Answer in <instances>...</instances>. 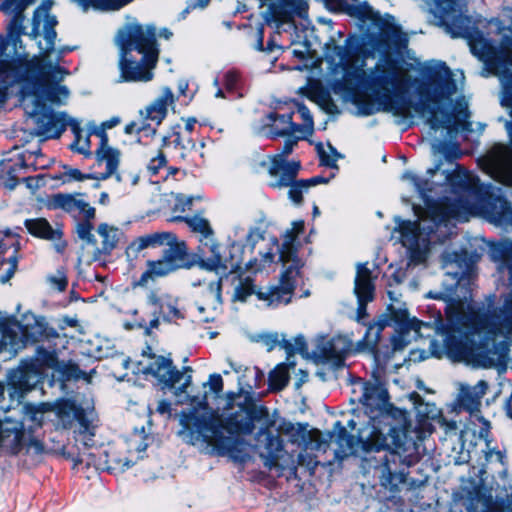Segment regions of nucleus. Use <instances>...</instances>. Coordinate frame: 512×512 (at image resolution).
Returning a JSON list of instances; mask_svg holds the SVG:
<instances>
[{
	"mask_svg": "<svg viewBox=\"0 0 512 512\" xmlns=\"http://www.w3.org/2000/svg\"><path fill=\"white\" fill-rule=\"evenodd\" d=\"M166 163L165 156L162 152H159L158 155L151 159L148 170L151 174L155 175L159 172L161 168H164Z\"/></svg>",
	"mask_w": 512,
	"mask_h": 512,
	"instance_id": "6e6d98bb",
	"label": "nucleus"
},
{
	"mask_svg": "<svg viewBox=\"0 0 512 512\" xmlns=\"http://www.w3.org/2000/svg\"><path fill=\"white\" fill-rule=\"evenodd\" d=\"M417 417L419 422L420 435L431 434L435 425H439L445 430V433L455 431L457 425L455 421L446 420L441 413V410L432 403H420L417 407Z\"/></svg>",
	"mask_w": 512,
	"mask_h": 512,
	"instance_id": "6ab92c4d",
	"label": "nucleus"
},
{
	"mask_svg": "<svg viewBox=\"0 0 512 512\" xmlns=\"http://www.w3.org/2000/svg\"><path fill=\"white\" fill-rule=\"evenodd\" d=\"M292 352L305 353L307 352L306 341L303 336H297L293 339V342H289L286 346Z\"/></svg>",
	"mask_w": 512,
	"mask_h": 512,
	"instance_id": "4d7b16f0",
	"label": "nucleus"
},
{
	"mask_svg": "<svg viewBox=\"0 0 512 512\" xmlns=\"http://www.w3.org/2000/svg\"><path fill=\"white\" fill-rule=\"evenodd\" d=\"M331 9L354 15L357 7V0H327Z\"/></svg>",
	"mask_w": 512,
	"mask_h": 512,
	"instance_id": "49530a36",
	"label": "nucleus"
},
{
	"mask_svg": "<svg viewBox=\"0 0 512 512\" xmlns=\"http://www.w3.org/2000/svg\"><path fill=\"white\" fill-rule=\"evenodd\" d=\"M298 114L303 119V125L302 128L299 126H296L300 131L297 133H300L302 135H309L311 134L313 130V119L309 112V110L305 106H299L298 107Z\"/></svg>",
	"mask_w": 512,
	"mask_h": 512,
	"instance_id": "09e8293b",
	"label": "nucleus"
},
{
	"mask_svg": "<svg viewBox=\"0 0 512 512\" xmlns=\"http://www.w3.org/2000/svg\"><path fill=\"white\" fill-rule=\"evenodd\" d=\"M282 448H283V444H282V440L280 439V437L271 436L268 438L267 450H268V453H269L270 457L272 458V460L270 461V463H267V465L270 468L277 464V460H278L277 454L282 450Z\"/></svg>",
	"mask_w": 512,
	"mask_h": 512,
	"instance_id": "a18cd8bd",
	"label": "nucleus"
},
{
	"mask_svg": "<svg viewBox=\"0 0 512 512\" xmlns=\"http://www.w3.org/2000/svg\"><path fill=\"white\" fill-rule=\"evenodd\" d=\"M175 96L172 90L164 87L161 94L148 106L140 111V117L144 121H150L155 126H159L166 118L168 109L175 104Z\"/></svg>",
	"mask_w": 512,
	"mask_h": 512,
	"instance_id": "4be33fe9",
	"label": "nucleus"
},
{
	"mask_svg": "<svg viewBox=\"0 0 512 512\" xmlns=\"http://www.w3.org/2000/svg\"><path fill=\"white\" fill-rule=\"evenodd\" d=\"M411 179L413 180L414 182V185L416 187V189L419 191V193L425 197L426 196V192L427 191H431L432 188L431 187H428V182L427 181H424V180H418L416 179L415 177H411Z\"/></svg>",
	"mask_w": 512,
	"mask_h": 512,
	"instance_id": "052dcab7",
	"label": "nucleus"
},
{
	"mask_svg": "<svg viewBox=\"0 0 512 512\" xmlns=\"http://www.w3.org/2000/svg\"><path fill=\"white\" fill-rule=\"evenodd\" d=\"M470 47L473 54L496 71L501 78L503 88L507 93L512 94V74H507L508 66L512 65L511 47L509 45L495 47L483 37L472 39ZM507 130L512 146V123L507 124ZM485 170L500 183L512 186V147L496 145L487 156Z\"/></svg>",
	"mask_w": 512,
	"mask_h": 512,
	"instance_id": "f03ea898",
	"label": "nucleus"
},
{
	"mask_svg": "<svg viewBox=\"0 0 512 512\" xmlns=\"http://www.w3.org/2000/svg\"><path fill=\"white\" fill-rule=\"evenodd\" d=\"M430 10L452 37L467 36L470 19L463 14V0H428Z\"/></svg>",
	"mask_w": 512,
	"mask_h": 512,
	"instance_id": "9b49d317",
	"label": "nucleus"
},
{
	"mask_svg": "<svg viewBox=\"0 0 512 512\" xmlns=\"http://www.w3.org/2000/svg\"><path fill=\"white\" fill-rule=\"evenodd\" d=\"M156 411L161 415L169 416L171 414V405L169 402L161 400L157 404Z\"/></svg>",
	"mask_w": 512,
	"mask_h": 512,
	"instance_id": "680f3d73",
	"label": "nucleus"
},
{
	"mask_svg": "<svg viewBox=\"0 0 512 512\" xmlns=\"http://www.w3.org/2000/svg\"><path fill=\"white\" fill-rule=\"evenodd\" d=\"M34 118L36 133L45 138H59L70 124L65 113H54L41 107L37 115H30Z\"/></svg>",
	"mask_w": 512,
	"mask_h": 512,
	"instance_id": "a211bd4d",
	"label": "nucleus"
},
{
	"mask_svg": "<svg viewBox=\"0 0 512 512\" xmlns=\"http://www.w3.org/2000/svg\"><path fill=\"white\" fill-rule=\"evenodd\" d=\"M317 149L321 163L329 167H334L340 157L338 152L331 145H327L326 147L319 145Z\"/></svg>",
	"mask_w": 512,
	"mask_h": 512,
	"instance_id": "37998d69",
	"label": "nucleus"
},
{
	"mask_svg": "<svg viewBox=\"0 0 512 512\" xmlns=\"http://www.w3.org/2000/svg\"><path fill=\"white\" fill-rule=\"evenodd\" d=\"M51 411L49 404H43L40 407L30 411L27 415L28 419L35 423V426L39 427L45 421V414Z\"/></svg>",
	"mask_w": 512,
	"mask_h": 512,
	"instance_id": "864d4df0",
	"label": "nucleus"
},
{
	"mask_svg": "<svg viewBox=\"0 0 512 512\" xmlns=\"http://www.w3.org/2000/svg\"><path fill=\"white\" fill-rule=\"evenodd\" d=\"M96 135L100 138V146L96 150L97 164L99 166L105 165L106 167L104 173L96 175V180H105L117 171L120 163V152L108 144L106 132L97 131Z\"/></svg>",
	"mask_w": 512,
	"mask_h": 512,
	"instance_id": "5701e85b",
	"label": "nucleus"
},
{
	"mask_svg": "<svg viewBox=\"0 0 512 512\" xmlns=\"http://www.w3.org/2000/svg\"><path fill=\"white\" fill-rule=\"evenodd\" d=\"M488 385L484 380H480L473 387H462L460 393V406L471 415L479 412L481 399L486 394Z\"/></svg>",
	"mask_w": 512,
	"mask_h": 512,
	"instance_id": "c85d7f7f",
	"label": "nucleus"
},
{
	"mask_svg": "<svg viewBox=\"0 0 512 512\" xmlns=\"http://www.w3.org/2000/svg\"><path fill=\"white\" fill-rule=\"evenodd\" d=\"M220 288V283L210 285L208 297L211 299V305L209 306L208 314L201 318L202 321L209 322L214 320L216 316L217 307L220 305L221 302Z\"/></svg>",
	"mask_w": 512,
	"mask_h": 512,
	"instance_id": "58836bf2",
	"label": "nucleus"
},
{
	"mask_svg": "<svg viewBox=\"0 0 512 512\" xmlns=\"http://www.w3.org/2000/svg\"><path fill=\"white\" fill-rule=\"evenodd\" d=\"M262 338L265 341V343L270 347H272L278 341L277 335L273 334L265 335Z\"/></svg>",
	"mask_w": 512,
	"mask_h": 512,
	"instance_id": "338daca9",
	"label": "nucleus"
},
{
	"mask_svg": "<svg viewBox=\"0 0 512 512\" xmlns=\"http://www.w3.org/2000/svg\"><path fill=\"white\" fill-rule=\"evenodd\" d=\"M255 129L271 137L288 133L296 134L300 131L292 124L291 113L283 111L282 107L267 112L264 118L255 126Z\"/></svg>",
	"mask_w": 512,
	"mask_h": 512,
	"instance_id": "2eb2a0df",
	"label": "nucleus"
},
{
	"mask_svg": "<svg viewBox=\"0 0 512 512\" xmlns=\"http://www.w3.org/2000/svg\"><path fill=\"white\" fill-rule=\"evenodd\" d=\"M90 221L91 220H87L85 218H83L82 221H79L76 225V233L85 243L96 246L97 241L93 237V225Z\"/></svg>",
	"mask_w": 512,
	"mask_h": 512,
	"instance_id": "a19ab883",
	"label": "nucleus"
},
{
	"mask_svg": "<svg viewBox=\"0 0 512 512\" xmlns=\"http://www.w3.org/2000/svg\"><path fill=\"white\" fill-rule=\"evenodd\" d=\"M19 242L16 237L6 235L0 241V281H8L17 268Z\"/></svg>",
	"mask_w": 512,
	"mask_h": 512,
	"instance_id": "b1692460",
	"label": "nucleus"
},
{
	"mask_svg": "<svg viewBox=\"0 0 512 512\" xmlns=\"http://www.w3.org/2000/svg\"><path fill=\"white\" fill-rule=\"evenodd\" d=\"M56 23L57 21L55 17L50 15H45L44 19L37 20L38 27H43L45 31V39L47 43L51 45L54 43V39L56 38V32L53 30Z\"/></svg>",
	"mask_w": 512,
	"mask_h": 512,
	"instance_id": "c03bdc74",
	"label": "nucleus"
},
{
	"mask_svg": "<svg viewBox=\"0 0 512 512\" xmlns=\"http://www.w3.org/2000/svg\"><path fill=\"white\" fill-rule=\"evenodd\" d=\"M116 43L121 50L120 80L149 82L158 62L159 50L155 41V28L133 24L119 31Z\"/></svg>",
	"mask_w": 512,
	"mask_h": 512,
	"instance_id": "7ed1b4c3",
	"label": "nucleus"
},
{
	"mask_svg": "<svg viewBox=\"0 0 512 512\" xmlns=\"http://www.w3.org/2000/svg\"><path fill=\"white\" fill-rule=\"evenodd\" d=\"M180 244H185L182 241H178L175 234L171 232L161 231L153 232L139 236L133 242V245L137 250H144L148 248H158L162 246H168V249L176 248Z\"/></svg>",
	"mask_w": 512,
	"mask_h": 512,
	"instance_id": "cd10ccee",
	"label": "nucleus"
},
{
	"mask_svg": "<svg viewBox=\"0 0 512 512\" xmlns=\"http://www.w3.org/2000/svg\"><path fill=\"white\" fill-rule=\"evenodd\" d=\"M51 411H55L58 419L65 428L71 427L75 421L79 422L82 429L80 430V434L84 437L86 436L88 427L84 421L83 411L73 401H58L53 407L51 406Z\"/></svg>",
	"mask_w": 512,
	"mask_h": 512,
	"instance_id": "a878e982",
	"label": "nucleus"
},
{
	"mask_svg": "<svg viewBox=\"0 0 512 512\" xmlns=\"http://www.w3.org/2000/svg\"><path fill=\"white\" fill-rule=\"evenodd\" d=\"M295 144V141H287L283 152L271 157L269 174L273 178L270 182L271 187H289V198L295 204H300L302 202L303 192L307 191L311 186L321 183L323 180L320 177H313L309 180H295L300 169V164L295 161L288 162L285 159V157L292 152Z\"/></svg>",
	"mask_w": 512,
	"mask_h": 512,
	"instance_id": "0eeeda50",
	"label": "nucleus"
},
{
	"mask_svg": "<svg viewBox=\"0 0 512 512\" xmlns=\"http://www.w3.org/2000/svg\"><path fill=\"white\" fill-rule=\"evenodd\" d=\"M456 91L455 84L452 81H445L437 84L428 90V101L431 103H420L413 107L415 112L425 118L432 128H437V119L434 110L430 108L431 104L436 105L443 100L448 99Z\"/></svg>",
	"mask_w": 512,
	"mask_h": 512,
	"instance_id": "aec40b11",
	"label": "nucleus"
},
{
	"mask_svg": "<svg viewBox=\"0 0 512 512\" xmlns=\"http://www.w3.org/2000/svg\"><path fill=\"white\" fill-rule=\"evenodd\" d=\"M386 446H389L387 439L382 437V433L378 431H374L371 437L367 439V442L364 444V447L367 450H380Z\"/></svg>",
	"mask_w": 512,
	"mask_h": 512,
	"instance_id": "3c124183",
	"label": "nucleus"
},
{
	"mask_svg": "<svg viewBox=\"0 0 512 512\" xmlns=\"http://www.w3.org/2000/svg\"><path fill=\"white\" fill-rule=\"evenodd\" d=\"M77 2L84 10H87L90 7L95 9L109 11V10H119L132 0H74Z\"/></svg>",
	"mask_w": 512,
	"mask_h": 512,
	"instance_id": "72a5a7b5",
	"label": "nucleus"
},
{
	"mask_svg": "<svg viewBox=\"0 0 512 512\" xmlns=\"http://www.w3.org/2000/svg\"><path fill=\"white\" fill-rule=\"evenodd\" d=\"M328 57L331 58V62L335 65L333 68L335 73L341 70L343 77L348 80L361 77L362 70L354 67L353 57L350 56L346 48L336 47L333 54Z\"/></svg>",
	"mask_w": 512,
	"mask_h": 512,
	"instance_id": "c756f323",
	"label": "nucleus"
},
{
	"mask_svg": "<svg viewBox=\"0 0 512 512\" xmlns=\"http://www.w3.org/2000/svg\"><path fill=\"white\" fill-rule=\"evenodd\" d=\"M49 206L54 209H62L74 216H81L87 220L95 218L96 210L80 195L58 193L50 198Z\"/></svg>",
	"mask_w": 512,
	"mask_h": 512,
	"instance_id": "412c9836",
	"label": "nucleus"
},
{
	"mask_svg": "<svg viewBox=\"0 0 512 512\" xmlns=\"http://www.w3.org/2000/svg\"><path fill=\"white\" fill-rule=\"evenodd\" d=\"M370 270L364 264H358L355 279V293L358 298V319L360 320L365 312V305L373 299L374 286L371 281Z\"/></svg>",
	"mask_w": 512,
	"mask_h": 512,
	"instance_id": "393cba45",
	"label": "nucleus"
},
{
	"mask_svg": "<svg viewBox=\"0 0 512 512\" xmlns=\"http://www.w3.org/2000/svg\"><path fill=\"white\" fill-rule=\"evenodd\" d=\"M119 122H120L119 118H116V117H115V118H112V119H110V120H108V121H106V122H103V123H102V128H101V129H97V128H96V129L93 131V133H94V134H96V132H97V131H98V132H99V131H104V132H105V130H106V129H111V128H113L114 126H116L117 124H119Z\"/></svg>",
	"mask_w": 512,
	"mask_h": 512,
	"instance_id": "e2e57ef3",
	"label": "nucleus"
},
{
	"mask_svg": "<svg viewBox=\"0 0 512 512\" xmlns=\"http://www.w3.org/2000/svg\"><path fill=\"white\" fill-rule=\"evenodd\" d=\"M145 129V123L144 120H141L140 122H131L125 127V132L127 134L132 133H139L140 131Z\"/></svg>",
	"mask_w": 512,
	"mask_h": 512,
	"instance_id": "bf43d9fd",
	"label": "nucleus"
},
{
	"mask_svg": "<svg viewBox=\"0 0 512 512\" xmlns=\"http://www.w3.org/2000/svg\"><path fill=\"white\" fill-rule=\"evenodd\" d=\"M382 325L371 324L368 326L364 339L358 343L357 351H374L379 341Z\"/></svg>",
	"mask_w": 512,
	"mask_h": 512,
	"instance_id": "c9c22d12",
	"label": "nucleus"
},
{
	"mask_svg": "<svg viewBox=\"0 0 512 512\" xmlns=\"http://www.w3.org/2000/svg\"><path fill=\"white\" fill-rule=\"evenodd\" d=\"M135 373L151 374L167 387H176L177 391L185 392L190 386L192 377L175 369L170 358L155 355L151 348L143 351L141 359L135 363Z\"/></svg>",
	"mask_w": 512,
	"mask_h": 512,
	"instance_id": "1a4fd4ad",
	"label": "nucleus"
},
{
	"mask_svg": "<svg viewBox=\"0 0 512 512\" xmlns=\"http://www.w3.org/2000/svg\"><path fill=\"white\" fill-rule=\"evenodd\" d=\"M362 388L364 392L360 401L366 406H372L374 404V394L379 393V390L376 387L368 385L366 383L363 384Z\"/></svg>",
	"mask_w": 512,
	"mask_h": 512,
	"instance_id": "5fc2aeb1",
	"label": "nucleus"
},
{
	"mask_svg": "<svg viewBox=\"0 0 512 512\" xmlns=\"http://www.w3.org/2000/svg\"><path fill=\"white\" fill-rule=\"evenodd\" d=\"M23 435L22 425H16L12 429L5 428L1 431V441L12 453H17L21 448Z\"/></svg>",
	"mask_w": 512,
	"mask_h": 512,
	"instance_id": "473e14b6",
	"label": "nucleus"
},
{
	"mask_svg": "<svg viewBox=\"0 0 512 512\" xmlns=\"http://www.w3.org/2000/svg\"><path fill=\"white\" fill-rule=\"evenodd\" d=\"M43 69L45 78L23 92L21 103L28 115H37L47 103L64 104L70 94L68 88L59 82L68 74L64 68L45 64Z\"/></svg>",
	"mask_w": 512,
	"mask_h": 512,
	"instance_id": "423d86ee",
	"label": "nucleus"
},
{
	"mask_svg": "<svg viewBox=\"0 0 512 512\" xmlns=\"http://www.w3.org/2000/svg\"><path fill=\"white\" fill-rule=\"evenodd\" d=\"M208 385L215 394H219L223 390V380L221 375L212 374L209 377Z\"/></svg>",
	"mask_w": 512,
	"mask_h": 512,
	"instance_id": "13d9d810",
	"label": "nucleus"
},
{
	"mask_svg": "<svg viewBox=\"0 0 512 512\" xmlns=\"http://www.w3.org/2000/svg\"><path fill=\"white\" fill-rule=\"evenodd\" d=\"M53 282L55 283V285L59 291L65 290V288L67 286V281L63 277H60L58 279H53Z\"/></svg>",
	"mask_w": 512,
	"mask_h": 512,
	"instance_id": "774afa93",
	"label": "nucleus"
},
{
	"mask_svg": "<svg viewBox=\"0 0 512 512\" xmlns=\"http://www.w3.org/2000/svg\"><path fill=\"white\" fill-rule=\"evenodd\" d=\"M46 368H58L55 354L38 351L35 359L22 361L18 368L8 374V387L12 399H20L41 382Z\"/></svg>",
	"mask_w": 512,
	"mask_h": 512,
	"instance_id": "6e6552de",
	"label": "nucleus"
},
{
	"mask_svg": "<svg viewBox=\"0 0 512 512\" xmlns=\"http://www.w3.org/2000/svg\"><path fill=\"white\" fill-rule=\"evenodd\" d=\"M217 87L215 97L226 98L228 96L241 97L242 93L239 91L241 86L240 74L234 69H227L222 71L214 80Z\"/></svg>",
	"mask_w": 512,
	"mask_h": 512,
	"instance_id": "bb28decb",
	"label": "nucleus"
},
{
	"mask_svg": "<svg viewBox=\"0 0 512 512\" xmlns=\"http://www.w3.org/2000/svg\"><path fill=\"white\" fill-rule=\"evenodd\" d=\"M186 255L185 244H180L176 248L166 249L160 259L147 261L146 270L141 274L137 285L145 286L150 281L165 277L183 267Z\"/></svg>",
	"mask_w": 512,
	"mask_h": 512,
	"instance_id": "ddd939ff",
	"label": "nucleus"
},
{
	"mask_svg": "<svg viewBox=\"0 0 512 512\" xmlns=\"http://www.w3.org/2000/svg\"><path fill=\"white\" fill-rule=\"evenodd\" d=\"M476 421L477 423H472V425L474 426L473 428L468 426L467 429L462 432L463 436H468L470 433H472L473 436L475 437L477 434L478 438L484 440L487 446H489L490 441L488 437L490 434V423L487 420L483 419L482 417L478 416H476Z\"/></svg>",
	"mask_w": 512,
	"mask_h": 512,
	"instance_id": "e433bc0d",
	"label": "nucleus"
},
{
	"mask_svg": "<svg viewBox=\"0 0 512 512\" xmlns=\"http://www.w3.org/2000/svg\"><path fill=\"white\" fill-rule=\"evenodd\" d=\"M467 108H468L467 102L464 99H462L458 103V114L463 115V116H468V113H466Z\"/></svg>",
	"mask_w": 512,
	"mask_h": 512,
	"instance_id": "69168bd1",
	"label": "nucleus"
},
{
	"mask_svg": "<svg viewBox=\"0 0 512 512\" xmlns=\"http://www.w3.org/2000/svg\"><path fill=\"white\" fill-rule=\"evenodd\" d=\"M25 227L33 236L45 240L59 241L63 235L61 229L53 228L44 218L26 220Z\"/></svg>",
	"mask_w": 512,
	"mask_h": 512,
	"instance_id": "7c9ffc66",
	"label": "nucleus"
},
{
	"mask_svg": "<svg viewBox=\"0 0 512 512\" xmlns=\"http://www.w3.org/2000/svg\"><path fill=\"white\" fill-rule=\"evenodd\" d=\"M70 125L75 135V140L71 144V148L80 154L91 156L92 153L90 137L88 135H83L76 121H71Z\"/></svg>",
	"mask_w": 512,
	"mask_h": 512,
	"instance_id": "f704fd0d",
	"label": "nucleus"
},
{
	"mask_svg": "<svg viewBox=\"0 0 512 512\" xmlns=\"http://www.w3.org/2000/svg\"><path fill=\"white\" fill-rule=\"evenodd\" d=\"M168 197L167 201L174 212H183L187 206L191 205V199L184 198L182 195L171 192Z\"/></svg>",
	"mask_w": 512,
	"mask_h": 512,
	"instance_id": "8fccbe9b",
	"label": "nucleus"
},
{
	"mask_svg": "<svg viewBox=\"0 0 512 512\" xmlns=\"http://www.w3.org/2000/svg\"><path fill=\"white\" fill-rule=\"evenodd\" d=\"M65 181H84L87 179H96V175L83 174L79 169L65 166L63 171Z\"/></svg>",
	"mask_w": 512,
	"mask_h": 512,
	"instance_id": "603ef678",
	"label": "nucleus"
},
{
	"mask_svg": "<svg viewBox=\"0 0 512 512\" xmlns=\"http://www.w3.org/2000/svg\"><path fill=\"white\" fill-rule=\"evenodd\" d=\"M190 404L202 410H207V395L204 394L201 397L191 398ZM180 423L183 426L180 434L185 441L200 448L224 449L228 441V438L224 436V432L233 433L214 413L207 411L202 414L196 412L183 413Z\"/></svg>",
	"mask_w": 512,
	"mask_h": 512,
	"instance_id": "20e7f679",
	"label": "nucleus"
},
{
	"mask_svg": "<svg viewBox=\"0 0 512 512\" xmlns=\"http://www.w3.org/2000/svg\"><path fill=\"white\" fill-rule=\"evenodd\" d=\"M352 350V343L346 337L339 336L331 340L320 338L314 354L320 361L339 367L343 364L345 356Z\"/></svg>",
	"mask_w": 512,
	"mask_h": 512,
	"instance_id": "f3484780",
	"label": "nucleus"
},
{
	"mask_svg": "<svg viewBox=\"0 0 512 512\" xmlns=\"http://www.w3.org/2000/svg\"><path fill=\"white\" fill-rule=\"evenodd\" d=\"M123 451L111 449L108 452L96 450L95 452L80 454L79 462H85L87 465L94 466L97 470H107L111 472H121L130 467L134 461L123 456Z\"/></svg>",
	"mask_w": 512,
	"mask_h": 512,
	"instance_id": "4468645a",
	"label": "nucleus"
},
{
	"mask_svg": "<svg viewBox=\"0 0 512 512\" xmlns=\"http://www.w3.org/2000/svg\"><path fill=\"white\" fill-rule=\"evenodd\" d=\"M185 222L195 232L202 234L207 240L212 239V229L208 221L201 217L186 218Z\"/></svg>",
	"mask_w": 512,
	"mask_h": 512,
	"instance_id": "79ce46f5",
	"label": "nucleus"
},
{
	"mask_svg": "<svg viewBox=\"0 0 512 512\" xmlns=\"http://www.w3.org/2000/svg\"><path fill=\"white\" fill-rule=\"evenodd\" d=\"M338 444L340 449L336 451V455L338 458H344L350 454L356 452L354 448V439L350 436H341L339 437Z\"/></svg>",
	"mask_w": 512,
	"mask_h": 512,
	"instance_id": "de8ad7c7",
	"label": "nucleus"
},
{
	"mask_svg": "<svg viewBox=\"0 0 512 512\" xmlns=\"http://www.w3.org/2000/svg\"><path fill=\"white\" fill-rule=\"evenodd\" d=\"M133 313L135 315L141 314L135 320L134 325L146 329L148 333L158 327L160 313H163L170 319L183 318L182 310L178 306L176 299L169 296L158 298L155 294L149 296L146 305L141 310H135Z\"/></svg>",
	"mask_w": 512,
	"mask_h": 512,
	"instance_id": "f8f14e48",
	"label": "nucleus"
},
{
	"mask_svg": "<svg viewBox=\"0 0 512 512\" xmlns=\"http://www.w3.org/2000/svg\"><path fill=\"white\" fill-rule=\"evenodd\" d=\"M24 323L8 322L2 329L0 353L7 352L9 357L19 350L38 342L44 335V325L33 314H25Z\"/></svg>",
	"mask_w": 512,
	"mask_h": 512,
	"instance_id": "9d476101",
	"label": "nucleus"
},
{
	"mask_svg": "<svg viewBox=\"0 0 512 512\" xmlns=\"http://www.w3.org/2000/svg\"><path fill=\"white\" fill-rule=\"evenodd\" d=\"M97 234L101 240L100 247H96L99 253L109 254L116 248L121 236V230L107 223H100L97 227Z\"/></svg>",
	"mask_w": 512,
	"mask_h": 512,
	"instance_id": "2f4dec72",
	"label": "nucleus"
},
{
	"mask_svg": "<svg viewBox=\"0 0 512 512\" xmlns=\"http://www.w3.org/2000/svg\"><path fill=\"white\" fill-rule=\"evenodd\" d=\"M304 222H294L291 230L284 236L282 248L280 250V260L283 263V271L278 285H273L265 289L255 290L253 281L250 277H238L234 283V301H246L247 297L256 294L258 300L264 302L267 307H279L291 302L297 280L300 276L302 261L297 257L293 250V241L296 236L303 231Z\"/></svg>",
	"mask_w": 512,
	"mask_h": 512,
	"instance_id": "f257e3e1",
	"label": "nucleus"
},
{
	"mask_svg": "<svg viewBox=\"0 0 512 512\" xmlns=\"http://www.w3.org/2000/svg\"><path fill=\"white\" fill-rule=\"evenodd\" d=\"M189 88V84L186 80H181L178 84L179 93L183 96H187V90Z\"/></svg>",
	"mask_w": 512,
	"mask_h": 512,
	"instance_id": "0e129e2a",
	"label": "nucleus"
},
{
	"mask_svg": "<svg viewBox=\"0 0 512 512\" xmlns=\"http://www.w3.org/2000/svg\"><path fill=\"white\" fill-rule=\"evenodd\" d=\"M460 204L455 203L448 209H432L429 215L421 217L419 222H403L399 229L402 244L411 251L413 260L421 261L422 255L428 251L429 243L433 240V226L439 228L450 219L461 220Z\"/></svg>",
	"mask_w": 512,
	"mask_h": 512,
	"instance_id": "39448f33",
	"label": "nucleus"
},
{
	"mask_svg": "<svg viewBox=\"0 0 512 512\" xmlns=\"http://www.w3.org/2000/svg\"><path fill=\"white\" fill-rule=\"evenodd\" d=\"M274 253L272 249H269L267 252L261 254L260 259H254L246 264V267L249 271L254 273L263 271L269 268L274 262Z\"/></svg>",
	"mask_w": 512,
	"mask_h": 512,
	"instance_id": "ea45409f",
	"label": "nucleus"
},
{
	"mask_svg": "<svg viewBox=\"0 0 512 512\" xmlns=\"http://www.w3.org/2000/svg\"><path fill=\"white\" fill-rule=\"evenodd\" d=\"M289 380L288 369L286 365H278L269 376V383L273 390L283 389Z\"/></svg>",
	"mask_w": 512,
	"mask_h": 512,
	"instance_id": "4c0bfd02",
	"label": "nucleus"
},
{
	"mask_svg": "<svg viewBox=\"0 0 512 512\" xmlns=\"http://www.w3.org/2000/svg\"><path fill=\"white\" fill-rule=\"evenodd\" d=\"M201 253L202 256L199 264L204 269L217 273H236L241 270L239 261H234L233 258L228 259L221 255L220 246L213 239H208L204 243Z\"/></svg>",
	"mask_w": 512,
	"mask_h": 512,
	"instance_id": "dca6fc26",
	"label": "nucleus"
}]
</instances>
